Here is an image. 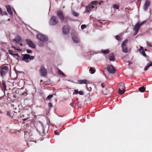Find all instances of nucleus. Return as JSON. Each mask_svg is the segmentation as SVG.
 <instances>
[{
	"label": "nucleus",
	"mask_w": 152,
	"mask_h": 152,
	"mask_svg": "<svg viewBox=\"0 0 152 152\" xmlns=\"http://www.w3.org/2000/svg\"><path fill=\"white\" fill-rule=\"evenodd\" d=\"M139 51L140 53H141V54L143 55L144 56H146V54L145 52L144 51V50L143 49V48L142 46H140V48L139 50Z\"/></svg>",
	"instance_id": "17"
},
{
	"label": "nucleus",
	"mask_w": 152,
	"mask_h": 152,
	"mask_svg": "<svg viewBox=\"0 0 152 152\" xmlns=\"http://www.w3.org/2000/svg\"><path fill=\"white\" fill-rule=\"evenodd\" d=\"M98 22H99V23H100V24H102V22H101V21H100L99 20H98Z\"/></svg>",
	"instance_id": "52"
},
{
	"label": "nucleus",
	"mask_w": 152,
	"mask_h": 152,
	"mask_svg": "<svg viewBox=\"0 0 152 152\" xmlns=\"http://www.w3.org/2000/svg\"><path fill=\"white\" fill-rule=\"evenodd\" d=\"M127 42L128 40L126 39L121 44V46L122 50L124 53H127L128 52V50L126 45Z\"/></svg>",
	"instance_id": "3"
},
{
	"label": "nucleus",
	"mask_w": 152,
	"mask_h": 152,
	"mask_svg": "<svg viewBox=\"0 0 152 152\" xmlns=\"http://www.w3.org/2000/svg\"><path fill=\"white\" fill-rule=\"evenodd\" d=\"M128 62H129V64H128L129 65H130V64H132V62L130 61H129Z\"/></svg>",
	"instance_id": "49"
},
{
	"label": "nucleus",
	"mask_w": 152,
	"mask_h": 152,
	"mask_svg": "<svg viewBox=\"0 0 152 152\" xmlns=\"http://www.w3.org/2000/svg\"><path fill=\"white\" fill-rule=\"evenodd\" d=\"M41 124H42V123H41Z\"/></svg>",
	"instance_id": "60"
},
{
	"label": "nucleus",
	"mask_w": 152,
	"mask_h": 152,
	"mask_svg": "<svg viewBox=\"0 0 152 152\" xmlns=\"http://www.w3.org/2000/svg\"><path fill=\"white\" fill-rule=\"evenodd\" d=\"M42 82H43V81L42 80H41L40 81V82L41 83H42Z\"/></svg>",
	"instance_id": "56"
},
{
	"label": "nucleus",
	"mask_w": 152,
	"mask_h": 152,
	"mask_svg": "<svg viewBox=\"0 0 152 152\" xmlns=\"http://www.w3.org/2000/svg\"><path fill=\"white\" fill-rule=\"evenodd\" d=\"M12 47L14 48L15 49H16V48L15 47H14L13 46H12Z\"/></svg>",
	"instance_id": "54"
},
{
	"label": "nucleus",
	"mask_w": 152,
	"mask_h": 152,
	"mask_svg": "<svg viewBox=\"0 0 152 152\" xmlns=\"http://www.w3.org/2000/svg\"><path fill=\"white\" fill-rule=\"evenodd\" d=\"M101 4V2L99 3V4L100 5Z\"/></svg>",
	"instance_id": "59"
},
{
	"label": "nucleus",
	"mask_w": 152,
	"mask_h": 152,
	"mask_svg": "<svg viewBox=\"0 0 152 152\" xmlns=\"http://www.w3.org/2000/svg\"><path fill=\"white\" fill-rule=\"evenodd\" d=\"M42 133L44 134H45V129L44 128V126H42Z\"/></svg>",
	"instance_id": "40"
},
{
	"label": "nucleus",
	"mask_w": 152,
	"mask_h": 152,
	"mask_svg": "<svg viewBox=\"0 0 152 152\" xmlns=\"http://www.w3.org/2000/svg\"><path fill=\"white\" fill-rule=\"evenodd\" d=\"M13 97L14 98H16V96L15 95H14L13 96Z\"/></svg>",
	"instance_id": "51"
},
{
	"label": "nucleus",
	"mask_w": 152,
	"mask_h": 152,
	"mask_svg": "<svg viewBox=\"0 0 152 152\" xmlns=\"http://www.w3.org/2000/svg\"><path fill=\"white\" fill-rule=\"evenodd\" d=\"M58 74L60 75H62L63 77L66 76V75H65L60 70H59L58 71Z\"/></svg>",
	"instance_id": "26"
},
{
	"label": "nucleus",
	"mask_w": 152,
	"mask_h": 152,
	"mask_svg": "<svg viewBox=\"0 0 152 152\" xmlns=\"http://www.w3.org/2000/svg\"><path fill=\"white\" fill-rule=\"evenodd\" d=\"M101 87L103 88L104 87L105 84L104 83H102L101 84Z\"/></svg>",
	"instance_id": "41"
},
{
	"label": "nucleus",
	"mask_w": 152,
	"mask_h": 152,
	"mask_svg": "<svg viewBox=\"0 0 152 152\" xmlns=\"http://www.w3.org/2000/svg\"><path fill=\"white\" fill-rule=\"evenodd\" d=\"M98 2V1H91V4L92 5H95V4H97Z\"/></svg>",
	"instance_id": "30"
},
{
	"label": "nucleus",
	"mask_w": 152,
	"mask_h": 152,
	"mask_svg": "<svg viewBox=\"0 0 152 152\" xmlns=\"http://www.w3.org/2000/svg\"><path fill=\"white\" fill-rule=\"evenodd\" d=\"M37 37L39 40V45L40 47L45 46V43L48 40L47 36L41 34H37Z\"/></svg>",
	"instance_id": "1"
},
{
	"label": "nucleus",
	"mask_w": 152,
	"mask_h": 152,
	"mask_svg": "<svg viewBox=\"0 0 152 152\" xmlns=\"http://www.w3.org/2000/svg\"><path fill=\"white\" fill-rule=\"evenodd\" d=\"M15 50H18V51H21V50L20 49H16H16H15Z\"/></svg>",
	"instance_id": "45"
},
{
	"label": "nucleus",
	"mask_w": 152,
	"mask_h": 152,
	"mask_svg": "<svg viewBox=\"0 0 152 152\" xmlns=\"http://www.w3.org/2000/svg\"><path fill=\"white\" fill-rule=\"evenodd\" d=\"M78 94L80 95H83V93L82 91H79Z\"/></svg>",
	"instance_id": "38"
},
{
	"label": "nucleus",
	"mask_w": 152,
	"mask_h": 152,
	"mask_svg": "<svg viewBox=\"0 0 152 152\" xmlns=\"http://www.w3.org/2000/svg\"><path fill=\"white\" fill-rule=\"evenodd\" d=\"M53 97V95H48L47 96V98L46 99V100H50Z\"/></svg>",
	"instance_id": "29"
},
{
	"label": "nucleus",
	"mask_w": 152,
	"mask_h": 152,
	"mask_svg": "<svg viewBox=\"0 0 152 152\" xmlns=\"http://www.w3.org/2000/svg\"><path fill=\"white\" fill-rule=\"evenodd\" d=\"M91 90V87H89V88L88 89V90L89 91H90Z\"/></svg>",
	"instance_id": "46"
},
{
	"label": "nucleus",
	"mask_w": 152,
	"mask_h": 152,
	"mask_svg": "<svg viewBox=\"0 0 152 152\" xmlns=\"http://www.w3.org/2000/svg\"><path fill=\"white\" fill-rule=\"evenodd\" d=\"M26 52L27 53H31V51L29 49H27L26 50Z\"/></svg>",
	"instance_id": "37"
},
{
	"label": "nucleus",
	"mask_w": 152,
	"mask_h": 152,
	"mask_svg": "<svg viewBox=\"0 0 152 152\" xmlns=\"http://www.w3.org/2000/svg\"><path fill=\"white\" fill-rule=\"evenodd\" d=\"M57 14L61 21H63L64 20V17L63 13L61 10H59L57 12Z\"/></svg>",
	"instance_id": "8"
},
{
	"label": "nucleus",
	"mask_w": 152,
	"mask_h": 152,
	"mask_svg": "<svg viewBox=\"0 0 152 152\" xmlns=\"http://www.w3.org/2000/svg\"><path fill=\"white\" fill-rule=\"evenodd\" d=\"M144 23V22H143L141 23L140 24V26L143 24Z\"/></svg>",
	"instance_id": "47"
},
{
	"label": "nucleus",
	"mask_w": 152,
	"mask_h": 152,
	"mask_svg": "<svg viewBox=\"0 0 152 152\" xmlns=\"http://www.w3.org/2000/svg\"><path fill=\"white\" fill-rule=\"evenodd\" d=\"M118 89H125V88L124 86V83H119V85Z\"/></svg>",
	"instance_id": "19"
},
{
	"label": "nucleus",
	"mask_w": 152,
	"mask_h": 152,
	"mask_svg": "<svg viewBox=\"0 0 152 152\" xmlns=\"http://www.w3.org/2000/svg\"><path fill=\"white\" fill-rule=\"evenodd\" d=\"M20 46H22V44L21 43L20 44Z\"/></svg>",
	"instance_id": "58"
},
{
	"label": "nucleus",
	"mask_w": 152,
	"mask_h": 152,
	"mask_svg": "<svg viewBox=\"0 0 152 152\" xmlns=\"http://www.w3.org/2000/svg\"><path fill=\"white\" fill-rule=\"evenodd\" d=\"M72 39L74 42L75 43H78L80 40L76 34H72Z\"/></svg>",
	"instance_id": "6"
},
{
	"label": "nucleus",
	"mask_w": 152,
	"mask_h": 152,
	"mask_svg": "<svg viewBox=\"0 0 152 152\" xmlns=\"http://www.w3.org/2000/svg\"><path fill=\"white\" fill-rule=\"evenodd\" d=\"M125 89H118V93L120 94H124L125 92Z\"/></svg>",
	"instance_id": "23"
},
{
	"label": "nucleus",
	"mask_w": 152,
	"mask_h": 152,
	"mask_svg": "<svg viewBox=\"0 0 152 152\" xmlns=\"http://www.w3.org/2000/svg\"><path fill=\"white\" fill-rule=\"evenodd\" d=\"M107 71L111 74H114L116 72V70L112 65H108L107 67Z\"/></svg>",
	"instance_id": "5"
},
{
	"label": "nucleus",
	"mask_w": 152,
	"mask_h": 152,
	"mask_svg": "<svg viewBox=\"0 0 152 152\" xmlns=\"http://www.w3.org/2000/svg\"><path fill=\"white\" fill-rule=\"evenodd\" d=\"M10 18H9V19H7V21H10Z\"/></svg>",
	"instance_id": "55"
},
{
	"label": "nucleus",
	"mask_w": 152,
	"mask_h": 152,
	"mask_svg": "<svg viewBox=\"0 0 152 152\" xmlns=\"http://www.w3.org/2000/svg\"><path fill=\"white\" fill-rule=\"evenodd\" d=\"M70 28L68 26H64L62 28L63 34H66L69 32Z\"/></svg>",
	"instance_id": "9"
},
{
	"label": "nucleus",
	"mask_w": 152,
	"mask_h": 152,
	"mask_svg": "<svg viewBox=\"0 0 152 152\" xmlns=\"http://www.w3.org/2000/svg\"><path fill=\"white\" fill-rule=\"evenodd\" d=\"M7 116H8L10 117H12V116L11 115L9 111H7Z\"/></svg>",
	"instance_id": "36"
},
{
	"label": "nucleus",
	"mask_w": 152,
	"mask_h": 152,
	"mask_svg": "<svg viewBox=\"0 0 152 152\" xmlns=\"http://www.w3.org/2000/svg\"><path fill=\"white\" fill-rule=\"evenodd\" d=\"M26 41L27 44L29 47L33 48H36V46L35 45L30 39H26Z\"/></svg>",
	"instance_id": "10"
},
{
	"label": "nucleus",
	"mask_w": 152,
	"mask_h": 152,
	"mask_svg": "<svg viewBox=\"0 0 152 152\" xmlns=\"http://www.w3.org/2000/svg\"><path fill=\"white\" fill-rule=\"evenodd\" d=\"M48 106L49 107H51L52 106V105L51 103H49L48 104Z\"/></svg>",
	"instance_id": "39"
},
{
	"label": "nucleus",
	"mask_w": 152,
	"mask_h": 152,
	"mask_svg": "<svg viewBox=\"0 0 152 152\" xmlns=\"http://www.w3.org/2000/svg\"><path fill=\"white\" fill-rule=\"evenodd\" d=\"M102 52L104 54H107L109 52V49L106 50H102Z\"/></svg>",
	"instance_id": "25"
},
{
	"label": "nucleus",
	"mask_w": 152,
	"mask_h": 152,
	"mask_svg": "<svg viewBox=\"0 0 152 152\" xmlns=\"http://www.w3.org/2000/svg\"><path fill=\"white\" fill-rule=\"evenodd\" d=\"M12 10H13V11H14V12H15V14H16V12L15 10L14 9H12Z\"/></svg>",
	"instance_id": "48"
},
{
	"label": "nucleus",
	"mask_w": 152,
	"mask_h": 152,
	"mask_svg": "<svg viewBox=\"0 0 152 152\" xmlns=\"http://www.w3.org/2000/svg\"><path fill=\"white\" fill-rule=\"evenodd\" d=\"M89 71L91 72V74H94L95 72V70L94 69H93V68L91 67L90 68L89 70Z\"/></svg>",
	"instance_id": "27"
},
{
	"label": "nucleus",
	"mask_w": 152,
	"mask_h": 152,
	"mask_svg": "<svg viewBox=\"0 0 152 152\" xmlns=\"http://www.w3.org/2000/svg\"><path fill=\"white\" fill-rule=\"evenodd\" d=\"M147 45H149V46H150V47H152V45H151V44H147Z\"/></svg>",
	"instance_id": "50"
},
{
	"label": "nucleus",
	"mask_w": 152,
	"mask_h": 152,
	"mask_svg": "<svg viewBox=\"0 0 152 152\" xmlns=\"http://www.w3.org/2000/svg\"><path fill=\"white\" fill-rule=\"evenodd\" d=\"M74 92H74L73 93V94H77L78 93V92H79V91H78V90H76V89L75 90H74Z\"/></svg>",
	"instance_id": "35"
},
{
	"label": "nucleus",
	"mask_w": 152,
	"mask_h": 152,
	"mask_svg": "<svg viewBox=\"0 0 152 152\" xmlns=\"http://www.w3.org/2000/svg\"><path fill=\"white\" fill-rule=\"evenodd\" d=\"M72 13L75 17H78L79 15V14L78 13L75 12L73 10H72Z\"/></svg>",
	"instance_id": "24"
},
{
	"label": "nucleus",
	"mask_w": 152,
	"mask_h": 152,
	"mask_svg": "<svg viewBox=\"0 0 152 152\" xmlns=\"http://www.w3.org/2000/svg\"><path fill=\"white\" fill-rule=\"evenodd\" d=\"M8 69V67L7 66H4L3 67L0 71L1 75V76L4 75L7 72Z\"/></svg>",
	"instance_id": "11"
},
{
	"label": "nucleus",
	"mask_w": 152,
	"mask_h": 152,
	"mask_svg": "<svg viewBox=\"0 0 152 152\" xmlns=\"http://www.w3.org/2000/svg\"><path fill=\"white\" fill-rule=\"evenodd\" d=\"M70 105H71V106H72V105H73V104L72 103H71L70 104Z\"/></svg>",
	"instance_id": "53"
},
{
	"label": "nucleus",
	"mask_w": 152,
	"mask_h": 152,
	"mask_svg": "<svg viewBox=\"0 0 152 152\" xmlns=\"http://www.w3.org/2000/svg\"><path fill=\"white\" fill-rule=\"evenodd\" d=\"M8 51L9 53L10 54V55H11L14 56V54L13 53V52L12 50H8Z\"/></svg>",
	"instance_id": "32"
},
{
	"label": "nucleus",
	"mask_w": 152,
	"mask_h": 152,
	"mask_svg": "<svg viewBox=\"0 0 152 152\" xmlns=\"http://www.w3.org/2000/svg\"><path fill=\"white\" fill-rule=\"evenodd\" d=\"M115 38L118 41L120 40H121V38L118 35L116 36L115 37Z\"/></svg>",
	"instance_id": "33"
},
{
	"label": "nucleus",
	"mask_w": 152,
	"mask_h": 152,
	"mask_svg": "<svg viewBox=\"0 0 152 152\" xmlns=\"http://www.w3.org/2000/svg\"><path fill=\"white\" fill-rule=\"evenodd\" d=\"M109 60L112 61H114L115 60L114 56L113 53L110 54L109 55Z\"/></svg>",
	"instance_id": "18"
},
{
	"label": "nucleus",
	"mask_w": 152,
	"mask_h": 152,
	"mask_svg": "<svg viewBox=\"0 0 152 152\" xmlns=\"http://www.w3.org/2000/svg\"><path fill=\"white\" fill-rule=\"evenodd\" d=\"M2 85L3 88L4 89V90H6V85H5V82L4 81L2 82Z\"/></svg>",
	"instance_id": "28"
},
{
	"label": "nucleus",
	"mask_w": 152,
	"mask_h": 152,
	"mask_svg": "<svg viewBox=\"0 0 152 152\" xmlns=\"http://www.w3.org/2000/svg\"><path fill=\"white\" fill-rule=\"evenodd\" d=\"M86 26L85 25H82L81 26V28L82 29H84L86 28Z\"/></svg>",
	"instance_id": "34"
},
{
	"label": "nucleus",
	"mask_w": 152,
	"mask_h": 152,
	"mask_svg": "<svg viewBox=\"0 0 152 152\" xmlns=\"http://www.w3.org/2000/svg\"><path fill=\"white\" fill-rule=\"evenodd\" d=\"M58 22V20L56 17L54 16H52L49 21V23L50 25L54 26Z\"/></svg>",
	"instance_id": "4"
},
{
	"label": "nucleus",
	"mask_w": 152,
	"mask_h": 152,
	"mask_svg": "<svg viewBox=\"0 0 152 152\" xmlns=\"http://www.w3.org/2000/svg\"><path fill=\"white\" fill-rule=\"evenodd\" d=\"M139 90L140 92H143L145 91V88L143 86H142L139 88Z\"/></svg>",
	"instance_id": "22"
},
{
	"label": "nucleus",
	"mask_w": 152,
	"mask_h": 152,
	"mask_svg": "<svg viewBox=\"0 0 152 152\" xmlns=\"http://www.w3.org/2000/svg\"><path fill=\"white\" fill-rule=\"evenodd\" d=\"M148 61H149V63H147V65L145 67L144 69V70L145 71H147L150 66H152V61H151L149 60H148Z\"/></svg>",
	"instance_id": "14"
},
{
	"label": "nucleus",
	"mask_w": 152,
	"mask_h": 152,
	"mask_svg": "<svg viewBox=\"0 0 152 152\" xmlns=\"http://www.w3.org/2000/svg\"><path fill=\"white\" fill-rule=\"evenodd\" d=\"M25 120H26V119H25L23 120L24 121H25Z\"/></svg>",
	"instance_id": "61"
},
{
	"label": "nucleus",
	"mask_w": 152,
	"mask_h": 152,
	"mask_svg": "<svg viewBox=\"0 0 152 152\" xmlns=\"http://www.w3.org/2000/svg\"><path fill=\"white\" fill-rule=\"evenodd\" d=\"M147 49H145V51H147Z\"/></svg>",
	"instance_id": "57"
},
{
	"label": "nucleus",
	"mask_w": 152,
	"mask_h": 152,
	"mask_svg": "<svg viewBox=\"0 0 152 152\" xmlns=\"http://www.w3.org/2000/svg\"><path fill=\"white\" fill-rule=\"evenodd\" d=\"M92 5L91 4H89L86 7V8L87 10H91V9H92L94 7L92 6Z\"/></svg>",
	"instance_id": "21"
},
{
	"label": "nucleus",
	"mask_w": 152,
	"mask_h": 152,
	"mask_svg": "<svg viewBox=\"0 0 152 152\" xmlns=\"http://www.w3.org/2000/svg\"><path fill=\"white\" fill-rule=\"evenodd\" d=\"M78 83L79 84H87L89 83L86 80L84 79L83 80H79L77 81Z\"/></svg>",
	"instance_id": "16"
},
{
	"label": "nucleus",
	"mask_w": 152,
	"mask_h": 152,
	"mask_svg": "<svg viewBox=\"0 0 152 152\" xmlns=\"http://www.w3.org/2000/svg\"><path fill=\"white\" fill-rule=\"evenodd\" d=\"M119 6L118 5L115 4L113 5V7L114 9H118Z\"/></svg>",
	"instance_id": "31"
},
{
	"label": "nucleus",
	"mask_w": 152,
	"mask_h": 152,
	"mask_svg": "<svg viewBox=\"0 0 152 152\" xmlns=\"http://www.w3.org/2000/svg\"><path fill=\"white\" fill-rule=\"evenodd\" d=\"M14 56H17L18 57H19V55L18 54V53H16V54H14Z\"/></svg>",
	"instance_id": "43"
},
{
	"label": "nucleus",
	"mask_w": 152,
	"mask_h": 152,
	"mask_svg": "<svg viewBox=\"0 0 152 152\" xmlns=\"http://www.w3.org/2000/svg\"><path fill=\"white\" fill-rule=\"evenodd\" d=\"M40 75L42 77H45L47 75V71L46 69L43 67H41L39 71Z\"/></svg>",
	"instance_id": "7"
},
{
	"label": "nucleus",
	"mask_w": 152,
	"mask_h": 152,
	"mask_svg": "<svg viewBox=\"0 0 152 152\" xmlns=\"http://www.w3.org/2000/svg\"><path fill=\"white\" fill-rule=\"evenodd\" d=\"M23 57L22 58V61H25L26 63H28L30 60H33L34 57L33 56H30V55L28 54H23Z\"/></svg>",
	"instance_id": "2"
},
{
	"label": "nucleus",
	"mask_w": 152,
	"mask_h": 152,
	"mask_svg": "<svg viewBox=\"0 0 152 152\" xmlns=\"http://www.w3.org/2000/svg\"><path fill=\"white\" fill-rule=\"evenodd\" d=\"M20 38L18 36H17L13 40L15 42H18L20 41Z\"/></svg>",
	"instance_id": "20"
},
{
	"label": "nucleus",
	"mask_w": 152,
	"mask_h": 152,
	"mask_svg": "<svg viewBox=\"0 0 152 152\" xmlns=\"http://www.w3.org/2000/svg\"><path fill=\"white\" fill-rule=\"evenodd\" d=\"M3 14L5 15H7L8 14L6 12H3Z\"/></svg>",
	"instance_id": "42"
},
{
	"label": "nucleus",
	"mask_w": 152,
	"mask_h": 152,
	"mask_svg": "<svg viewBox=\"0 0 152 152\" xmlns=\"http://www.w3.org/2000/svg\"><path fill=\"white\" fill-rule=\"evenodd\" d=\"M140 27V25L139 23H138L133 28V30L136 31V34L138 32L139 29Z\"/></svg>",
	"instance_id": "12"
},
{
	"label": "nucleus",
	"mask_w": 152,
	"mask_h": 152,
	"mask_svg": "<svg viewBox=\"0 0 152 152\" xmlns=\"http://www.w3.org/2000/svg\"><path fill=\"white\" fill-rule=\"evenodd\" d=\"M54 133L56 135H58V132H57L56 131H55L54 132Z\"/></svg>",
	"instance_id": "44"
},
{
	"label": "nucleus",
	"mask_w": 152,
	"mask_h": 152,
	"mask_svg": "<svg viewBox=\"0 0 152 152\" xmlns=\"http://www.w3.org/2000/svg\"><path fill=\"white\" fill-rule=\"evenodd\" d=\"M5 7L8 13L11 15H12V12L11 10L10 6L9 5H6Z\"/></svg>",
	"instance_id": "15"
},
{
	"label": "nucleus",
	"mask_w": 152,
	"mask_h": 152,
	"mask_svg": "<svg viewBox=\"0 0 152 152\" xmlns=\"http://www.w3.org/2000/svg\"><path fill=\"white\" fill-rule=\"evenodd\" d=\"M150 5V2L148 1H145V3L144 6V10L146 11L149 6Z\"/></svg>",
	"instance_id": "13"
}]
</instances>
